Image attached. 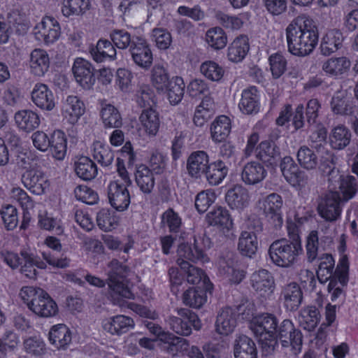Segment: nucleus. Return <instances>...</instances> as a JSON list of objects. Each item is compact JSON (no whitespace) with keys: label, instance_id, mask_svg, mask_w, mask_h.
<instances>
[{"label":"nucleus","instance_id":"nucleus-1","mask_svg":"<svg viewBox=\"0 0 358 358\" xmlns=\"http://www.w3.org/2000/svg\"><path fill=\"white\" fill-rule=\"evenodd\" d=\"M288 51L293 55H310L318 43V29L315 22L306 15L294 19L285 29Z\"/></svg>","mask_w":358,"mask_h":358},{"label":"nucleus","instance_id":"nucleus-2","mask_svg":"<svg viewBox=\"0 0 358 358\" xmlns=\"http://www.w3.org/2000/svg\"><path fill=\"white\" fill-rule=\"evenodd\" d=\"M271 341H266L262 343V349L267 354L273 353L275 348L280 342L282 346L285 348H290L293 355H298L302 349L303 335L301 331L296 329L293 322L289 319L283 320L278 322L276 328V333Z\"/></svg>","mask_w":358,"mask_h":358},{"label":"nucleus","instance_id":"nucleus-3","mask_svg":"<svg viewBox=\"0 0 358 358\" xmlns=\"http://www.w3.org/2000/svg\"><path fill=\"white\" fill-rule=\"evenodd\" d=\"M302 251L299 236L294 234L292 240L280 238L273 241L269 246L268 254L273 264L289 268L294 264Z\"/></svg>","mask_w":358,"mask_h":358},{"label":"nucleus","instance_id":"nucleus-4","mask_svg":"<svg viewBox=\"0 0 358 358\" xmlns=\"http://www.w3.org/2000/svg\"><path fill=\"white\" fill-rule=\"evenodd\" d=\"M20 296L29 310L41 317H52L58 313L56 302L43 289L32 286L23 287Z\"/></svg>","mask_w":358,"mask_h":358},{"label":"nucleus","instance_id":"nucleus-5","mask_svg":"<svg viewBox=\"0 0 358 358\" xmlns=\"http://www.w3.org/2000/svg\"><path fill=\"white\" fill-rule=\"evenodd\" d=\"M108 285L111 290V296L133 299L134 294L125 284L128 268L117 259H113L109 264Z\"/></svg>","mask_w":358,"mask_h":358},{"label":"nucleus","instance_id":"nucleus-6","mask_svg":"<svg viewBox=\"0 0 358 358\" xmlns=\"http://www.w3.org/2000/svg\"><path fill=\"white\" fill-rule=\"evenodd\" d=\"M278 321L277 316L273 313H260L252 318L249 328L262 344L264 342L271 341V338H274Z\"/></svg>","mask_w":358,"mask_h":358},{"label":"nucleus","instance_id":"nucleus-7","mask_svg":"<svg viewBox=\"0 0 358 358\" xmlns=\"http://www.w3.org/2000/svg\"><path fill=\"white\" fill-rule=\"evenodd\" d=\"M178 316H169L167 322L169 327L178 335L187 336L192 333V327L195 330L201 328V322L197 315L187 308L178 310Z\"/></svg>","mask_w":358,"mask_h":358},{"label":"nucleus","instance_id":"nucleus-8","mask_svg":"<svg viewBox=\"0 0 358 358\" xmlns=\"http://www.w3.org/2000/svg\"><path fill=\"white\" fill-rule=\"evenodd\" d=\"M320 103L316 99L309 100L306 109L302 104L296 108L292 117V124L296 130L303 128L306 125L308 129L314 127L317 122Z\"/></svg>","mask_w":358,"mask_h":358},{"label":"nucleus","instance_id":"nucleus-9","mask_svg":"<svg viewBox=\"0 0 358 358\" xmlns=\"http://www.w3.org/2000/svg\"><path fill=\"white\" fill-rule=\"evenodd\" d=\"M341 195L338 191H329L323 196L317 206L318 214L327 222L337 220L341 213Z\"/></svg>","mask_w":358,"mask_h":358},{"label":"nucleus","instance_id":"nucleus-10","mask_svg":"<svg viewBox=\"0 0 358 358\" xmlns=\"http://www.w3.org/2000/svg\"><path fill=\"white\" fill-rule=\"evenodd\" d=\"M259 203L260 208L263 210L268 222L275 229L280 228L283 223L281 212L282 206L281 196L276 193L270 194L260 201Z\"/></svg>","mask_w":358,"mask_h":358},{"label":"nucleus","instance_id":"nucleus-11","mask_svg":"<svg viewBox=\"0 0 358 358\" xmlns=\"http://www.w3.org/2000/svg\"><path fill=\"white\" fill-rule=\"evenodd\" d=\"M280 169L286 181L292 186L303 187L308 184L307 174L300 169L291 157L286 156L280 160Z\"/></svg>","mask_w":358,"mask_h":358},{"label":"nucleus","instance_id":"nucleus-12","mask_svg":"<svg viewBox=\"0 0 358 358\" xmlns=\"http://www.w3.org/2000/svg\"><path fill=\"white\" fill-rule=\"evenodd\" d=\"M129 52L135 64L144 70H148L153 62V55L150 45L144 38H135Z\"/></svg>","mask_w":358,"mask_h":358},{"label":"nucleus","instance_id":"nucleus-13","mask_svg":"<svg viewBox=\"0 0 358 358\" xmlns=\"http://www.w3.org/2000/svg\"><path fill=\"white\" fill-rule=\"evenodd\" d=\"M72 71L76 82L84 89L90 90L95 83L94 68L87 60L77 58Z\"/></svg>","mask_w":358,"mask_h":358},{"label":"nucleus","instance_id":"nucleus-14","mask_svg":"<svg viewBox=\"0 0 358 358\" xmlns=\"http://www.w3.org/2000/svg\"><path fill=\"white\" fill-rule=\"evenodd\" d=\"M36 38L46 45L55 42L60 35V27L57 20L51 17H44L34 28Z\"/></svg>","mask_w":358,"mask_h":358},{"label":"nucleus","instance_id":"nucleus-15","mask_svg":"<svg viewBox=\"0 0 358 358\" xmlns=\"http://www.w3.org/2000/svg\"><path fill=\"white\" fill-rule=\"evenodd\" d=\"M22 182L27 189L36 195L44 194L50 186L45 174L35 169L27 170L22 176Z\"/></svg>","mask_w":358,"mask_h":358},{"label":"nucleus","instance_id":"nucleus-16","mask_svg":"<svg viewBox=\"0 0 358 358\" xmlns=\"http://www.w3.org/2000/svg\"><path fill=\"white\" fill-rule=\"evenodd\" d=\"M201 243L199 241L196 236H193V243L182 242L179 244L177 252L179 258L189 260L192 262L205 263L209 261V258L206 253V250L201 246Z\"/></svg>","mask_w":358,"mask_h":358},{"label":"nucleus","instance_id":"nucleus-17","mask_svg":"<svg viewBox=\"0 0 358 358\" xmlns=\"http://www.w3.org/2000/svg\"><path fill=\"white\" fill-rule=\"evenodd\" d=\"M252 289L261 296L271 294L275 289V279L268 270L261 268L253 272L250 278Z\"/></svg>","mask_w":358,"mask_h":358},{"label":"nucleus","instance_id":"nucleus-18","mask_svg":"<svg viewBox=\"0 0 358 358\" xmlns=\"http://www.w3.org/2000/svg\"><path fill=\"white\" fill-rule=\"evenodd\" d=\"M127 186L118 181L111 182L108 187L109 203L116 210L124 211L130 203V195Z\"/></svg>","mask_w":358,"mask_h":358},{"label":"nucleus","instance_id":"nucleus-19","mask_svg":"<svg viewBox=\"0 0 358 358\" xmlns=\"http://www.w3.org/2000/svg\"><path fill=\"white\" fill-rule=\"evenodd\" d=\"M209 156L205 151L192 152L187 159L188 175L194 179H200L205 173L210 164Z\"/></svg>","mask_w":358,"mask_h":358},{"label":"nucleus","instance_id":"nucleus-20","mask_svg":"<svg viewBox=\"0 0 358 358\" xmlns=\"http://www.w3.org/2000/svg\"><path fill=\"white\" fill-rule=\"evenodd\" d=\"M34 103L43 110L50 111L55 107V97L49 87L42 83L36 84L31 92Z\"/></svg>","mask_w":358,"mask_h":358},{"label":"nucleus","instance_id":"nucleus-21","mask_svg":"<svg viewBox=\"0 0 358 358\" xmlns=\"http://www.w3.org/2000/svg\"><path fill=\"white\" fill-rule=\"evenodd\" d=\"M238 108L243 114L248 115H255L259 112L261 104L256 87L252 86L243 90Z\"/></svg>","mask_w":358,"mask_h":358},{"label":"nucleus","instance_id":"nucleus-22","mask_svg":"<svg viewBox=\"0 0 358 358\" xmlns=\"http://www.w3.org/2000/svg\"><path fill=\"white\" fill-rule=\"evenodd\" d=\"M281 297L285 309L289 311H296L303 301V292L301 287L296 282H290L282 287Z\"/></svg>","mask_w":358,"mask_h":358},{"label":"nucleus","instance_id":"nucleus-23","mask_svg":"<svg viewBox=\"0 0 358 358\" xmlns=\"http://www.w3.org/2000/svg\"><path fill=\"white\" fill-rule=\"evenodd\" d=\"M257 157L266 166L275 167L281 158L280 149L274 143L264 141L260 143L258 148Z\"/></svg>","mask_w":358,"mask_h":358},{"label":"nucleus","instance_id":"nucleus-24","mask_svg":"<svg viewBox=\"0 0 358 358\" xmlns=\"http://www.w3.org/2000/svg\"><path fill=\"white\" fill-rule=\"evenodd\" d=\"M161 342L162 350L172 357L187 352L189 347L187 339L176 336L170 332L162 335Z\"/></svg>","mask_w":358,"mask_h":358},{"label":"nucleus","instance_id":"nucleus-25","mask_svg":"<svg viewBox=\"0 0 358 358\" xmlns=\"http://www.w3.org/2000/svg\"><path fill=\"white\" fill-rule=\"evenodd\" d=\"M134 320L128 316L117 315L110 317L103 323V329L112 335L120 336L134 327Z\"/></svg>","mask_w":358,"mask_h":358},{"label":"nucleus","instance_id":"nucleus-26","mask_svg":"<svg viewBox=\"0 0 358 358\" xmlns=\"http://www.w3.org/2000/svg\"><path fill=\"white\" fill-rule=\"evenodd\" d=\"M237 313L231 308L222 309L216 319L215 330L220 334L227 336L232 333L237 324Z\"/></svg>","mask_w":358,"mask_h":358},{"label":"nucleus","instance_id":"nucleus-27","mask_svg":"<svg viewBox=\"0 0 358 358\" xmlns=\"http://www.w3.org/2000/svg\"><path fill=\"white\" fill-rule=\"evenodd\" d=\"M225 200L231 209L243 210L249 205V192L242 185H236L227 190Z\"/></svg>","mask_w":358,"mask_h":358},{"label":"nucleus","instance_id":"nucleus-28","mask_svg":"<svg viewBox=\"0 0 358 358\" xmlns=\"http://www.w3.org/2000/svg\"><path fill=\"white\" fill-rule=\"evenodd\" d=\"M90 52L92 59L97 63H101L107 59L113 61L117 55L113 43L103 38L99 39L95 46H91Z\"/></svg>","mask_w":358,"mask_h":358},{"label":"nucleus","instance_id":"nucleus-29","mask_svg":"<svg viewBox=\"0 0 358 358\" xmlns=\"http://www.w3.org/2000/svg\"><path fill=\"white\" fill-rule=\"evenodd\" d=\"M85 104L77 96L70 95L65 99L62 113L68 122L72 124L76 123L85 113Z\"/></svg>","mask_w":358,"mask_h":358},{"label":"nucleus","instance_id":"nucleus-30","mask_svg":"<svg viewBox=\"0 0 358 358\" xmlns=\"http://www.w3.org/2000/svg\"><path fill=\"white\" fill-rule=\"evenodd\" d=\"M234 358H257V348L255 341L246 335H239L234 343Z\"/></svg>","mask_w":358,"mask_h":358},{"label":"nucleus","instance_id":"nucleus-31","mask_svg":"<svg viewBox=\"0 0 358 358\" xmlns=\"http://www.w3.org/2000/svg\"><path fill=\"white\" fill-rule=\"evenodd\" d=\"M267 171L264 166L257 162H250L245 164L241 171L242 181L249 185L262 182L266 176Z\"/></svg>","mask_w":358,"mask_h":358},{"label":"nucleus","instance_id":"nucleus-32","mask_svg":"<svg viewBox=\"0 0 358 358\" xmlns=\"http://www.w3.org/2000/svg\"><path fill=\"white\" fill-rule=\"evenodd\" d=\"M45 243L52 250L50 252H43L42 253L43 259L50 264L57 268H65L69 266V259L66 257H59L56 253L62 250V244L58 238L54 236H48L45 239Z\"/></svg>","mask_w":358,"mask_h":358},{"label":"nucleus","instance_id":"nucleus-33","mask_svg":"<svg viewBox=\"0 0 358 358\" xmlns=\"http://www.w3.org/2000/svg\"><path fill=\"white\" fill-rule=\"evenodd\" d=\"M228 171L227 164L221 159H217L209 164L203 176L210 186H217L222 182Z\"/></svg>","mask_w":358,"mask_h":358},{"label":"nucleus","instance_id":"nucleus-34","mask_svg":"<svg viewBox=\"0 0 358 358\" xmlns=\"http://www.w3.org/2000/svg\"><path fill=\"white\" fill-rule=\"evenodd\" d=\"M139 120L147 134L152 136H156L159 131L161 121L159 113L153 107L144 108L139 117Z\"/></svg>","mask_w":358,"mask_h":358},{"label":"nucleus","instance_id":"nucleus-35","mask_svg":"<svg viewBox=\"0 0 358 358\" xmlns=\"http://www.w3.org/2000/svg\"><path fill=\"white\" fill-rule=\"evenodd\" d=\"M350 66L351 62L346 57H333L323 62L322 69L327 76L338 78L346 73Z\"/></svg>","mask_w":358,"mask_h":358},{"label":"nucleus","instance_id":"nucleus-36","mask_svg":"<svg viewBox=\"0 0 358 358\" xmlns=\"http://www.w3.org/2000/svg\"><path fill=\"white\" fill-rule=\"evenodd\" d=\"M250 50L249 38L246 35L237 36L228 48V59L233 62H241Z\"/></svg>","mask_w":358,"mask_h":358},{"label":"nucleus","instance_id":"nucleus-37","mask_svg":"<svg viewBox=\"0 0 358 358\" xmlns=\"http://www.w3.org/2000/svg\"><path fill=\"white\" fill-rule=\"evenodd\" d=\"M48 336L50 342L57 349H65L72 338L71 330L64 324L54 325Z\"/></svg>","mask_w":358,"mask_h":358},{"label":"nucleus","instance_id":"nucleus-38","mask_svg":"<svg viewBox=\"0 0 358 358\" xmlns=\"http://www.w3.org/2000/svg\"><path fill=\"white\" fill-rule=\"evenodd\" d=\"M76 176L85 181H90L97 175L96 164L89 157L82 156L74 162Z\"/></svg>","mask_w":358,"mask_h":358},{"label":"nucleus","instance_id":"nucleus-39","mask_svg":"<svg viewBox=\"0 0 358 358\" xmlns=\"http://www.w3.org/2000/svg\"><path fill=\"white\" fill-rule=\"evenodd\" d=\"M14 118L17 126L26 132L34 131L40 124L38 115L31 110H19L15 114Z\"/></svg>","mask_w":358,"mask_h":358},{"label":"nucleus","instance_id":"nucleus-40","mask_svg":"<svg viewBox=\"0 0 358 358\" xmlns=\"http://www.w3.org/2000/svg\"><path fill=\"white\" fill-rule=\"evenodd\" d=\"M343 41V34L338 29L328 31L322 38L320 43L322 55L329 56L337 51L342 45Z\"/></svg>","mask_w":358,"mask_h":358},{"label":"nucleus","instance_id":"nucleus-41","mask_svg":"<svg viewBox=\"0 0 358 358\" xmlns=\"http://www.w3.org/2000/svg\"><path fill=\"white\" fill-rule=\"evenodd\" d=\"M50 58L46 51L41 49L34 50L30 55V68L33 74L43 76L49 69Z\"/></svg>","mask_w":358,"mask_h":358},{"label":"nucleus","instance_id":"nucleus-42","mask_svg":"<svg viewBox=\"0 0 358 358\" xmlns=\"http://www.w3.org/2000/svg\"><path fill=\"white\" fill-rule=\"evenodd\" d=\"M135 180L141 191L149 194L155 187V177L152 171L145 165L137 166L135 172Z\"/></svg>","mask_w":358,"mask_h":358},{"label":"nucleus","instance_id":"nucleus-43","mask_svg":"<svg viewBox=\"0 0 358 358\" xmlns=\"http://www.w3.org/2000/svg\"><path fill=\"white\" fill-rule=\"evenodd\" d=\"M206 219L210 225L217 226L229 231L233 226L232 219L229 210L224 207L218 206L210 210L206 215Z\"/></svg>","mask_w":358,"mask_h":358},{"label":"nucleus","instance_id":"nucleus-44","mask_svg":"<svg viewBox=\"0 0 358 358\" xmlns=\"http://www.w3.org/2000/svg\"><path fill=\"white\" fill-rule=\"evenodd\" d=\"M351 131L344 125L334 127L329 136L330 145L334 150H343L350 143Z\"/></svg>","mask_w":358,"mask_h":358},{"label":"nucleus","instance_id":"nucleus-45","mask_svg":"<svg viewBox=\"0 0 358 358\" xmlns=\"http://www.w3.org/2000/svg\"><path fill=\"white\" fill-rule=\"evenodd\" d=\"M50 149L52 155L57 160H63L67 150V139L65 134L61 130H55L51 133Z\"/></svg>","mask_w":358,"mask_h":358},{"label":"nucleus","instance_id":"nucleus-46","mask_svg":"<svg viewBox=\"0 0 358 358\" xmlns=\"http://www.w3.org/2000/svg\"><path fill=\"white\" fill-rule=\"evenodd\" d=\"M238 250L243 256L252 258L258 250L257 236L250 232H241L238 238Z\"/></svg>","mask_w":358,"mask_h":358},{"label":"nucleus","instance_id":"nucleus-47","mask_svg":"<svg viewBox=\"0 0 358 358\" xmlns=\"http://www.w3.org/2000/svg\"><path fill=\"white\" fill-rule=\"evenodd\" d=\"M231 131L230 120L227 116L221 115L215 120L210 127V134L215 142H223Z\"/></svg>","mask_w":358,"mask_h":358},{"label":"nucleus","instance_id":"nucleus-48","mask_svg":"<svg viewBox=\"0 0 358 358\" xmlns=\"http://www.w3.org/2000/svg\"><path fill=\"white\" fill-rule=\"evenodd\" d=\"M185 85L181 77L176 76L171 79L166 86L167 96L171 105L178 104L182 99L185 94Z\"/></svg>","mask_w":358,"mask_h":358},{"label":"nucleus","instance_id":"nucleus-49","mask_svg":"<svg viewBox=\"0 0 358 358\" xmlns=\"http://www.w3.org/2000/svg\"><path fill=\"white\" fill-rule=\"evenodd\" d=\"M101 117L105 128H120L122 119L118 110L110 104H107L101 110Z\"/></svg>","mask_w":358,"mask_h":358},{"label":"nucleus","instance_id":"nucleus-50","mask_svg":"<svg viewBox=\"0 0 358 358\" xmlns=\"http://www.w3.org/2000/svg\"><path fill=\"white\" fill-rule=\"evenodd\" d=\"M90 0H62V13L67 17L81 15L90 9Z\"/></svg>","mask_w":358,"mask_h":358},{"label":"nucleus","instance_id":"nucleus-51","mask_svg":"<svg viewBox=\"0 0 358 358\" xmlns=\"http://www.w3.org/2000/svg\"><path fill=\"white\" fill-rule=\"evenodd\" d=\"M296 159L299 165L306 170L315 169L318 165L317 155L307 145H302L299 148Z\"/></svg>","mask_w":358,"mask_h":358},{"label":"nucleus","instance_id":"nucleus-52","mask_svg":"<svg viewBox=\"0 0 358 358\" xmlns=\"http://www.w3.org/2000/svg\"><path fill=\"white\" fill-rule=\"evenodd\" d=\"M119 222V218L115 215V212L108 208H102L96 215V223L98 227L104 231H111L115 229Z\"/></svg>","mask_w":358,"mask_h":358},{"label":"nucleus","instance_id":"nucleus-53","mask_svg":"<svg viewBox=\"0 0 358 358\" xmlns=\"http://www.w3.org/2000/svg\"><path fill=\"white\" fill-rule=\"evenodd\" d=\"M110 38L115 46L120 50L130 49L131 44L134 42L135 38L138 36H131L125 29H113L110 33Z\"/></svg>","mask_w":358,"mask_h":358},{"label":"nucleus","instance_id":"nucleus-54","mask_svg":"<svg viewBox=\"0 0 358 358\" xmlns=\"http://www.w3.org/2000/svg\"><path fill=\"white\" fill-rule=\"evenodd\" d=\"M341 201L344 203L352 199L358 191L357 179L352 176L343 178L340 184Z\"/></svg>","mask_w":358,"mask_h":358},{"label":"nucleus","instance_id":"nucleus-55","mask_svg":"<svg viewBox=\"0 0 358 358\" xmlns=\"http://www.w3.org/2000/svg\"><path fill=\"white\" fill-rule=\"evenodd\" d=\"M206 41L214 49L220 50L226 46L227 37L222 28L216 27L207 31Z\"/></svg>","mask_w":358,"mask_h":358},{"label":"nucleus","instance_id":"nucleus-56","mask_svg":"<svg viewBox=\"0 0 358 358\" xmlns=\"http://www.w3.org/2000/svg\"><path fill=\"white\" fill-rule=\"evenodd\" d=\"M301 316L302 327L308 331H313L315 329L321 318L320 311L315 306H308L303 309Z\"/></svg>","mask_w":358,"mask_h":358},{"label":"nucleus","instance_id":"nucleus-57","mask_svg":"<svg viewBox=\"0 0 358 358\" xmlns=\"http://www.w3.org/2000/svg\"><path fill=\"white\" fill-rule=\"evenodd\" d=\"M183 303L192 308H199L206 301L204 292L194 287L187 289L182 296Z\"/></svg>","mask_w":358,"mask_h":358},{"label":"nucleus","instance_id":"nucleus-58","mask_svg":"<svg viewBox=\"0 0 358 358\" xmlns=\"http://www.w3.org/2000/svg\"><path fill=\"white\" fill-rule=\"evenodd\" d=\"M162 224L167 227L171 233L178 234L181 231V218L172 208H169L162 214Z\"/></svg>","mask_w":358,"mask_h":358},{"label":"nucleus","instance_id":"nucleus-59","mask_svg":"<svg viewBox=\"0 0 358 358\" xmlns=\"http://www.w3.org/2000/svg\"><path fill=\"white\" fill-rule=\"evenodd\" d=\"M200 71L206 78L217 82L222 79L224 73V69L213 61L203 62L201 65Z\"/></svg>","mask_w":358,"mask_h":358},{"label":"nucleus","instance_id":"nucleus-60","mask_svg":"<svg viewBox=\"0 0 358 358\" xmlns=\"http://www.w3.org/2000/svg\"><path fill=\"white\" fill-rule=\"evenodd\" d=\"M177 262L181 269L186 272V278L187 282L196 285L201 282L203 275V270L191 265L185 259H178Z\"/></svg>","mask_w":358,"mask_h":358},{"label":"nucleus","instance_id":"nucleus-61","mask_svg":"<svg viewBox=\"0 0 358 358\" xmlns=\"http://www.w3.org/2000/svg\"><path fill=\"white\" fill-rule=\"evenodd\" d=\"M0 214L5 227L10 231L15 229L18 224V216L17 208L12 205H6L0 209Z\"/></svg>","mask_w":358,"mask_h":358},{"label":"nucleus","instance_id":"nucleus-62","mask_svg":"<svg viewBox=\"0 0 358 358\" xmlns=\"http://www.w3.org/2000/svg\"><path fill=\"white\" fill-rule=\"evenodd\" d=\"M20 255L22 259V264H20V273L27 278L36 279L37 271L35 268L34 255L25 250H22Z\"/></svg>","mask_w":358,"mask_h":358},{"label":"nucleus","instance_id":"nucleus-63","mask_svg":"<svg viewBox=\"0 0 358 358\" xmlns=\"http://www.w3.org/2000/svg\"><path fill=\"white\" fill-rule=\"evenodd\" d=\"M151 80L158 90H164L171 80L166 70L161 65L154 66L152 69Z\"/></svg>","mask_w":358,"mask_h":358},{"label":"nucleus","instance_id":"nucleus-64","mask_svg":"<svg viewBox=\"0 0 358 358\" xmlns=\"http://www.w3.org/2000/svg\"><path fill=\"white\" fill-rule=\"evenodd\" d=\"M270 69L274 78H279L287 69V60L280 53L271 55L269 58Z\"/></svg>","mask_w":358,"mask_h":358}]
</instances>
